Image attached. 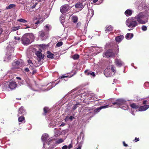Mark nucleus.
<instances>
[{
  "instance_id": "1",
  "label": "nucleus",
  "mask_w": 149,
  "mask_h": 149,
  "mask_svg": "<svg viewBox=\"0 0 149 149\" xmlns=\"http://www.w3.org/2000/svg\"><path fill=\"white\" fill-rule=\"evenodd\" d=\"M134 17L139 24H144L148 22V16L145 13H140Z\"/></svg>"
},
{
  "instance_id": "2",
  "label": "nucleus",
  "mask_w": 149,
  "mask_h": 149,
  "mask_svg": "<svg viewBox=\"0 0 149 149\" xmlns=\"http://www.w3.org/2000/svg\"><path fill=\"white\" fill-rule=\"evenodd\" d=\"M14 49L13 47H8L7 48L6 56L4 60V61L8 62L14 56Z\"/></svg>"
},
{
  "instance_id": "3",
  "label": "nucleus",
  "mask_w": 149,
  "mask_h": 149,
  "mask_svg": "<svg viewBox=\"0 0 149 149\" xmlns=\"http://www.w3.org/2000/svg\"><path fill=\"white\" fill-rule=\"evenodd\" d=\"M126 22L127 26L131 28L135 27L138 24L134 17L129 18L127 20Z\"/></svg>"
},
{
  "instance_id": "4",
  "label": "nucleus",
  "mask_w": 149,
  "mask_h": 149,
  "mask_svg": "<svg viewBox=\"0 0 149 149\" xmlns=\"http://www.w3.org/2000/svg\"><path fill=\"white\" fill-rule=\"evenodd\" d=\"M31 36H32V35L29 33L24 34L21 39L22 43L24 45H27L30 44L31 42L30 41Z\"/></svg>"
},
{
  "instance_id": "5",
  "label": "nucleus",
  "mask_w": 149,
  "mask_h": 149,
  "mask_svg": "<svg viewBox=\"0 0 149 149\" xmlns=\"http://www.w3.org/2000/svg\"><path fill=\"white\" fill-rule=\"evenodd\" d=\"M115 70L113 66L111 65L109 67V68H107L104 70V74L106 77H109L113 75L112 72H115Z\"/></svg>"
},
{
  "instance_id": "6",
  "label": "nucleus",
  "mask_w": 149,
  "mask_h": 149,
  "mask_svg": "<svg viewBox=\"0 0 149 149\" xmlns=\"http://www.w3.org/2000/svg\"><path fill=\"white\" fill-rule=\"evenodd\" d=\"M125 101L123 99H117L114 102H111L113 105H116V107H115L119 108L122 104H124L125 103Z\"/></svg>"
},
{
  "instance_id": "7",
  "label": "nucleus",
  "mask_w": 149,
  "mask_h": 149,
  "mask_svg": "<svg viewBox=\"0 0 149 149\" xmlns=\"http://www.w3.org/2000/svg\"><path fill=\"white\" fill-rule=\"evenodd\" d=\"M71 8L68 5L66 4L61 6L60 9V11L63 14L65 13L68 12Z\"/></svg>"
},
{
  "instance_id": "8",
  "label": "nucleus",
  "mask_w": 149,
  "mask_h": 149,
  "mask_svg": "<svg viewBox=\"0 0 149 149\" xmlns=\"http://www.w3.org/2000/svg\"><path fill=\"white\" fill-rule=\"evenodd\" d=\"M114 55V54L112 50L109 49L107 50L105 54L103 55V57H106L107 58L112 57Z\"/></svg>"
},
{
  "instance_id": "9",
  "label": "nucleus",
  "mask_w": 149,
  "mask_h": 149,
  "mask_svg": "<svg viewBox=\"0 0 149 149\" xmlns=\"http://www.w3.org/2000/svg\"><path fill=\"white\" fill-rule=\"evenodd\" d=\"M36 54L39 58L38 62H40V61L43 59L44 57V55L42 53L41 50H40L36 52Z\"/></svg>"
},
{
  "instance_id": "10",
  "label": "nucleus",
  "mask_w": 149,
  "mask_h": 149,
  "mask_svg": "<svg viewBox=\"0 0 149 149\" xmlns=\"http://www.w3.org/2000/svg\"><path fill=\"white\" fill-rule=\"evenodd\" d=\"M28 63L30 67H31L32 70H33V69H34V68L38 66L39 65L41 64L40 63L39 65H34L33 63L31 60L29 59L28 60Z\"/></svg>"
},
{
  "instance_id": "11",
  "label": "nucleus",
  "mask_w": 149,
  "mask_h": 149,
  "mask_svg": "<svg viewBox=\"0 0 149 149\" xmlns=\"http://www.w3.org/2000/svg\"><path fill=\"white\" fill-rule=\"evenodd\" d=\"M115 63L117 66L119 67L124 65V63L120 59H116L115 60Z\"/></svg>"
},
{
  "instance_id": "12",
  "label": "nucleus",
  "mask_w": 149,
  "mask_h": 149,
  "mask_svg": "<svg viewBox=\"0 0 149 149\" xmlns=\"http://www.w3.org/2000/svg\"><path fill=\"white\" fill-rule=\"evenodd\" d=\"M59 82V81H55V82L52 83L51 84L49 83V84H50L49 85V86H51L50 87H49L46 90V91H48V90L51 89L53 87H54L56 85L58 84Z\"/></svg>"
},
{
  "instance_id": "13",
  "label": "nucleus",
  "mask_w": 149,
  "mask_h": 149,
  "mask_svg": "<svg viewBox=\"0 0 149 149\" xmlns=\"http://www.w3.org/2000/svg\"><path fill=\"white\" fill-rule=\"evenodd\" d=\"M8 86L10 89H13L16 87L17 84L15 82L12 81L10 82Z\"/></svg>"
},
{
  "instance_id": "14",
  "label": "nucleus",
  "mask_w": 149,
  "mask_h": 149,
  "mask_svg": "<svg viewBox=\"0 0 149 149\" xmlns=\"http://www.w3.org/2000/svg\"><path fill=\"white\" fill-rule=\"evenodd\" d=\"M85 73L86 75H91V77H95V73L93 72L89 71L88 70H86L85 71Z\"/></svg>"
},
{
  "instance_id": "15",
  "label": "nucleus",
  "mask_w": 149,
  "mask_h": 149,
  "mask_svg": "<svg viewBox=\"0 0 149 149\" xmlns=\"http://www.w3.org/2000/svg\"><path fill=\"white\" fill-rule=\"evenodd\" d=\"M149 108V105H145L139 107V111H146Z\"/></svg>"
},
{
  "instance_id": "16",
  "label": "nucleus",
  "mask_w": 149,
  "mask_h": 149,
  "mask_svg": "<svg viewBox=\"0 0 149 149\" xmlns=\"http://www.w3.org/2000/svg\"><path fill=\"white\" fill-rule=\"evenodd\" d=\"M124 37L122 35H121L119 36L116 37L115 38L116 41L118 42H120L123 39Z\"/></svg>"
},
{
  "instance_id": "17",
  "label": "nucleus",
  "mask_w": 149,
  "mask_h": 149,
  "mask_svg": "<svg viewBox=\"0 0 149 149\" xmlns=\"http://www.w3.org/2000/svg\"><path fill=\"white\" fill-rule=\"evenodd\" d=\"M75 7L77 8H84V6L82 3L78 2L76 4Z\"/></svg>"
},
{
  "instance_id": "18",
  "label": "nucleus",
  "mask_w": 149,
  "mask_h": 149,
  "mask_svg": "<svg viewBox=\"0 0 149 149\" xmlns=\"http://www.w3.org/2000/svg\"><path fill=\"white\" fill-rule=\"evenodd\" d=\"M48 138V135L47 134H43L41 137V139L42 141H45Z\"/></svg>"
},
{
  "instance_id": "19",
  "label": "nucleus",
  "mask_w": 149,
  "mask_h": 149,
  "mask_svg": "<svg viewBox=\"0 0 149 149\" xmlns=\"http://www.w3.org/2000/svg\"><path fill=\"white\" fill-rule=\"evenodd\" d=\"M109 107V106L108 105H107L105 106H101V107H100L96 109L95 110V111L96 112H97V111L99 112L101 109H102L106 108H107L108 107Z\"/></svg>"
},
{
  "instance_id": "20",
  "label": "nucleus",
  "mask_w": 149,
  "mask_h": 149,
  "mask_svg": "<svg viewBox=\"0 0 149 149\" xmlns=\"http://www.w3.org/2000/svg\"><path fill=\"white\" fill-rule=\"evenodd\" d=\"M25 110L24 109L23 107H21L19 109L18 114L24 115L25 113Z\"/></svg>"
},
{
  "instance_id": "21",
  "label": "nucleus",
  "mask_w": 149,
  "mask_h": 149,
  "mask_svg": "<svg viewBox=\"0 0 149 149\" xmlns=\"http://www.w3.org/2000/svg\"><path fill=\"white\" fill-rule=\"evenodd\" d=\"M113 30L112 27L110 26H107L106 29L105 30V31L106 33H109V32Z\"/></svg>"
},
{
  "instance_id": "22",
  "label": "nucleus",
  "mask_w": 149,
  "mask_h": 149,
  "mask_svg": "<svg viewBox=\"0 0 149 149\" xmlns=\"http://www.w3.org/2000/svg\"><path fill=\"white\" fill-rule=\"evenodd\" d=\"M132 12L131 10L127 9L125 12V14L127 16L131 15L132 14Z\"/></svg>"
},
{
  "instance_id": "23",
  "label": "nucleus",
  "mask_w": 149,
  "mask_h": 149,
  "mask_svg": "<svg viewBox=\"0 0 149 149\" xmlns=\"http://www.w3.org/2000/svg\"><path fill=\"white\" fill-rule=\"evenodd\" d=\"M20 64V62L18 61H15L12 64L13 65L14 67L15 68H17L18 65Z\"/></svg>"
},
{
  "instance_id": "24",
  "label": "nucleus",
  "mask_w": 149,
  "mask_h": 149,
  "mask_svg": "<svg viewBox=\"0 0 149 149\" xmlns=\"http://www.w3.org/2000/svg\"><path fill=\"white\" fill-rule=\"evenodd\" d=\"M133 36L132 33H128L126 34L125 38L127 39H130L133 37Z\"/></svg>"
},
{
  "instance_id": "25",
  "label": "nucleus",
  "mask_w": 149,
  "mask_h": 149,
  "mask_svg": "<svg viewBox=\"0 0 149 149\" xmlns=\"http://www.w3.org/2000/svg\"><path fill=\"white\" fill-rule=\"evenodd\" d=\"M65 15L63 14L60 17V21L62 24H63L65 22Z\"/></svg>"
},
{
  "instance_id": "26",
  "label": "nucleus",
  "mask_w": 149,
  "mask_h": 149,
  "mask_svg": "<svg viewBox=\"0 0 149 149\" xmlns=\"http://www.w3.org/2000/svg\"><path fill=\"white\" fill-rule=\"evenodd\" d=\"M47 57L48 58H54L53 57V54L51 53L50 52L48 51L47 52Z\"/></svg>"
},
{
  "instance_id": "27",
  "label": "nucleus",
  "mask_w": 149,
  "mask_h": 149,
  "mask_svg": "<svg viewBox=\"0 0 149 149\" xmlns=\"http://www.w3.org/2000/svg\"><path fill=\"white\" fill-rule=\"evenodd\" d=\"M131 107L133 109H136L139 108V107L136 105L134 103H133L130 105Z\"/></svg>"
},
{
  "instance_id": "28",
  "label": "nucleus",
  "mask_w": 149,
  "mask_h": 149,
  "mask_svg": "<svg viewBox=\"0 0 149 149\" xmlns=\"http://www.w3.org/2000/svg\"><path fill=\"white\" fill-rule=\"evenodd\" d=\"M15 5L14 4H11L8 6H7L6 8L7 9H11L15 7Z\"/></svg>"
},
{
  "instance_id": "29",
  "label": "nucleus",
  "mask_w": 149,
  "mask_h": 149,
  "mask_svg": "<svg viewBox=\"0 0 149 149\" xmlns=\"http://www.w3.org/2000/svg\"><path fill=\"white\" fill-rule=\"evenodd\" d=\"M51 28L50 26L46 25L44 27V29L45 31H48L51 29Z\"/></svg>"
},
{
  "instance_id": "30",
  "label": "nucleus",
  "mask_w": 149,
  "mask_h": 149,
  "mask_svg": "<svg viewBox=\"0 0 149 149\" xmlns=\"http://www.w3.org/2000/svg\"><path fill=\"white\" fill-rule=\"evenodd\" d=\"M20 26H19L13 27L12 29V31H16L20 29Z\"/></svg>"
},
{
  "instance_id": "31",
  "label": "nucleus",
  "mask_w": 149,
  "mask_h": 149,
  "mask_svg": "<svg viewBox=\"0 0 149 149\" xmlns=\"http://www.w3.org/2000/svg\"><path fill=\"white\" fill-rule=\"evenodd\" d=\"M72 20L74 23L76 22L78 20V18L76 16H73L72 17Z\"/></svg>"
},
{
  "instance_id": "32",
  "label": "nucleus",
  "mask_w": 149,
  "mask_h": 149,
  "mask_svg": "<svg viewBox=\"0 0 149 149\" xmlns=\"http://www.w3.org/2000/svg\"><path fill=\"white\" fill-rule=\"evenodd\" d=\"M79 57V56L78 54H74L72 56V58L74 60H76Z\"/></svg>"
},
{
  "instance_id": "33",
  "label": "nucleus",
  "mask_w": 149,
  "mask_h": 149,
  "mask_svg": "<svg viewBox=\"0 0 149 149\" xmlns=\"http://www.w3.org/2000/svg\"><path fill=\"white\" fill-rule=\"evenodd\" d=\"M17 21L18 22H20L22 23H25L27 22V21L24 19H17Z\"/></svg>"
},
{
  "instance_id": "34",
  "label": "nucleus",
  "mask_w": 149,
  "mask_h": 149,
  "mask_svg": "<svg viewBox=\"0 0 149 149\" xmlns=\"http://www.w3.org/2000/svg\"><path fill=\"white\" fill-rule=\"evenodd\" d=\"M24 117L23 116H22L19 118L18 121L19 122H22L24 120Z\"/></svg>"
},
{
  "instance_id": "35",
  "label": "nucleus",
  "mask_w": 149,
  "mask_h": 149,
  "mask_svg": "<svg viewBox=\"0 0 149 149\" xmlns=\"http://www.w3.org/2000/svg\"><path fill=\"white\" fill-rule=\"evenodd\" d=\"M39 34L40 36L42 37H44L45 35L44 32L43 31H41L40 32Z\"/></svg>"
},
{
  "instance_id": "36",
  "label": "nucleus",
  "mask_w": 149,
  "mask_h": 149,
  "mask_svg": "<svg viewBox=\"0 0 149 149\" xmlns=\"http://www.w3.org/2000/svg\"><path fill=\"white\" fill-rule=\"evenodd\" d=\"M79 104L78 103L74 104L73 107L72 109L73 110H75L78 107V106Z\"/></svg>"
},
{
  "instance_id": "37",
  "label": "nucleus",
  "mask_w": 149,
  "mask_h": 149,
  "mask_svg": "<svg viewBox=\"0 0 149 149\" xmlns=\"http://www.w3.org/2000/svg\"><path fill=\"white\" fill-rule=\"evenodd\" d=\"M38 26L35 24V23L34 24H32L31 25L30 27L33 29H36L37 28Z\"/></svg>"
},
{
  "instance_id": "38",
  "label": "nucleus",
  "mask_w": 149,
  "mask_h": 149,
  "mask_svg": "<svg viewBox=\"0 0 149 149\" xmlns=\"http://www.w3.org/2000/svg\"><path fill=\"white\" fill-rule=\"evenodd\" d=\"M141 29L143 31H145L147 30V28L146 26L145 25H143L141 27Z\"/></svg>"
},
{
  "instance_id": "39",
  "label": "nucleus",
  "mask_w": 149,
  "mask_h": 149,
  "mask_svg": "<svg viewBox=\"0 0 149 149\" xmlns=\"http://www.w3.org/2000/svg\"><path fill=\"white\" fill-rule=\"evenodd\" d=\"M49 108L47 107H45L44 108V113L46 114L49 111Z\"/></svg>"
},
{
  "instance_id": "40",
  "label": "nucleus",
  "mask_w": 149,
  "mask_h": 149,
  "mask_svg": "<svg viewBox=\"0 0 149 149\" xmlns=\"http://www.w3.org/2000/svg\"><path fill=\"white\" fill-rule=\"evenodd\" d=\"M63 45V42H58L56 44V46L57 47H59Z\"/></svg>"
},
{
  "instance_id": "41",
  "label": "nucleus",
  "mask_w": 149,
  "mask_h": 149,
  "mask_svg": "<svg viewBox=\"0 0 149 149\" xmlns=\"http://www.w3.org/2000/svg\"><path fill=\"white\" fill-rule=\"evenodd\" d=\"M76 146L75 148H76L77 147H78L76 149H81V144H78L77 145V144L76 145Z\"/></svg>"
},
{
  "instance_id": "42",
  "label": "nucleus",
  "mask_w": 149,
  "mask_h": 149,
  "mask_svg": "<svg viewBox=\"0 0 149 149\" xmlns=\"http://www.w3.org/2000/svg\"><path fill=\"white\" fill-rule=\"evenodd\" d=\"M121 108L124 110H126L128 109V107L126 105H125V106L122 107Z\"/></svg>"
},
{
  "instance_id": "43",
  "label": "nucleus",
  "mask_w": 149,
  "mask_h": 149,
  "mask_svg": "<svg viewBox=\"0 0 149 149\" xmlns=\"http://www.w3.org/2000/svg\"><path fill=\"white\" fill-rule=\"evenodd\" d=\"M42 22L40 21L39 20H38L37 21V22L35 23V24L38 26V25L41 23Z\"/></svg>"
},
{
  "instance_id": "44",
  "label": "nucleus",
  "mask_w": 149,
  "mask_h": 149,
  "mask_svg": "<svg viewBox=\"0 0 149 149\" xmlns=\"http://www.w3.org/2000/svg\"><path fill=\"white\" fill-rule=\"evenodd\" d=\"M14 39L15 40H17L18 41H19L20 39V38L19 37H14Z\"/></svg>"
},
{
  "instance_id": "45",
  "label": "nucleus",
  "mask_w": 149,
  "mask_h": 149,
  "mask_svg": "<svg viewBox=\"0 0 149 149\" xmlns=\"http://www.w3.org/2000/svg\"><path fill=\"white\" fill-rule=\"evenodd\" d=\"M144 85L146 87H148L149 86V82H146L145 83Z\"/></svg>"
},
{
  "instance_id": "46",
  "label": "nucleus",
  "mask_w": 149,
  "mask_h": 149,
  "mask_svg": "<svg viewBox=\"0 0 149 149\" xmlns=\"http://www.w3.org/2000/svg\"><path fill=\"white\" fill-rule=\"evenodd\" d=\"M58 142L59 143H61L63 142V140L61 139H60L58 140Z\"/></svg>"
},
{
  "instance_id": "47",
  "label": "nucleus",
  "mask_w": 149,
  "mask_h": 149,
  "mask_svg": "<svg viewBox=\"0 0 149 149\" xmlns=\"http://www.w3.org/2000/svg\"><path fill=\"white\" fill-rule=\"evenodd\" d=\"M72 147V145L71 143L69 144L68 146V148L70 149Z\"/></svg>"
},
{
  "instance_id": "48",
  "label": "nucleus",
  "mask_w": 149,
  "mask_h": 149,
  "mask_svg": "<svg viewBox=\"0 0 149 149\" xmlns=\"http://www.w3.org/2000/svg\"><path fill=\"white\" fill-rule=\"evenodd\" d=\"M67 147H68V146H67L66 145H65V146H63V147H62V149H67V148H68Z\"/></svg>"
},
{
  "instance_id": "49",
  "label": "nucleus",
  "mask_w": 149,
  "mask_h": 149,
  "mask_svg": "<svg viewBox=\"0 0 149 149\" xmlns=\"http://www.w3.org/2000/svg\"><path fill=\"white\" fill-rule=\"evenodd\" d=\"M74 118V117L72 116H70L69 118V119L71 120H72Z\"/></svg>"
},
{
  "instance_id": "50",
  "label": "nucleus",
  "mask_w": 149,
  "mask_h": 149,
  "mask_svg": "<svg viewBox=\"0 0 149 149\" xmlns=\"http://www.w3.org/2000/svg\"><path fill=\"white\" fill-rule=\"evenodd\" d=\"M134 140L135 142H137V141H139V138H135Z\"/></svg>"
},
{
  "instance_id": "51",
  "label": "nucleus",
  "mask_w": 149,
  "mask_h": 149,
  "mask_svg": "<svg viewBox=\"0 0 149 149\" xmlns=\"http://www.w3.org/2000/svg\"><path fill=\"white\" fill-rule=\"evenodd\" d=\"M68 118H68V116H66L64 119V120H65V121H68Z\"/></svg>"
},
{
  "instance_id": "52",
  "label": "nucleus",
  "mask_w": 149,
  "mask_h": 149,
  "mask_svg": "<svg viewBox=\"0 0 149 149\" xmlns=\"http://www.w3.org/2000/svg\"><path fill=\"white\" fill-rule=\"evenodd\" d=\"M24 70L26 72H29V68H26Z\"/></svg>"
},
{
  "instance_id": "53",
  "label": "nucleus",
  "mask_w": 149,
  "mask_h": 149,
  "mask_svg": "<svg viewBox=\"0 0 149 149\" xmlns=\"http://www.w3.org/2000/svg\"><path fill=\"white\" fill-rule=\"evenodd\" d=\"M67 77V76H64V75H62V76H61V77L60 78L61 79H62V78H64Z\"/></svg>"
},
{
  "instance_id": "54",
  "label": "nucleus",
  "mask_w": 149,
  "mask_h": 149,
  "mask_svg": "<svg viewBox=\"0 0 149 149\" xmlns=\"http://www.w3.org/2000/svg\"><path fill=\"white\" fill-rule=\"evenodd\" d=\"M147 102V100H144L143 102V104H146Z\"/></svg>"
},
{
  "instance_id": "55",
  "label": "nucleus",
  "mask_w": 149,
  "mask_h": 149,
  "mask_svg": "<svg viewBox=\"0 0 149 149\" xmlns=\"http://www.w3.org/2000/svg\"><path fill=\"white\" fill-rule=\"evenodd\" d=\"M81 137L80 136L79 137L78 136L77 137V143H78L79 142V140L80 139Z\"/></svg>"
},
{
  "instance_id": "56",
  "label": "nucleus",
  "mask_w": 149,
  "mask_h": 149,
  "mask_svg": "<svg viewBox=\"0 0 149 149\" xmlns=\"http://www.w3.org/2000/svg\"><path fill=\"white\" fill-rule=\"evenodd\" d=\"M81 24V23L80 22H78L77 24V26H79Z\"/></svg>"
},
{
  "instance_id": "57",
  "label": "nucleus",
  "mask_w": 149,
  "mask_h": 149,
  "mask_svg": "<svg viewBox=\"0 0 149 149\" xmlns=\"http://www.w3.org/2000/svg\"><path fill=\"white\" fill-rule=\"evenodd\" d=\"M123 145H124V146H127V144H126L125 143V142H124V141H123Z\"/></svg>"
},
{
  "instance_id": "58",
  "label": "nucleus",
  "mask_w": 149,
  "mask_h": 149,
  "mask_svg": "<svg viewBox=\"0 0 149 149\" xmlns=\"http://www.w3.org/2000/svg\"><path fill=\"white\" fill-rule=\"evenodd\" d=\"M36 70H33L32 72V74H35L36 72Z\"/></svg>"
},
{
  "instance_id": "59",
  "label": "nucleus",
  "mask_w": 149,
  "mask_h": 149,
  "mask_svg": "<svg viewBox=\"0 0 149 149\" xmlns=\"http://www.w3.org/2000/svg\"><path fill=\"white\" fill-rule=\"evenodd\" d=\"M65 125V123H62L61 124L60 126L63 127Z\"/></svg>"
},
{
  "instance_id": "60",
  "label": "nucleus",
  "mask_w": 149,
  "mask_h": 149,
  "mask_svg": "<svg viewBox=\"0 0 149 149\" xmlns=\"http://www.w3.org/2000/svg\"><path fill=\"white\" fill-rule=\"evenodd\" d=\"M2 32V29L1 28H0V34Z\"/></svg>"
},
{
  "instance_id": "61",
  "label": "nucleus",
  "mask_w": 149,
  "mask_h": 149,
  "mask_svg": "<svg viewBox=\"0 0 149 149\" xmlns=\"http://www.w3.org/2000/svg\"><path fill=\"white\" fill-rule=\"evenodd\" d=\"M98 0H93V2L94 3H96V2H97V1H98Z\"/></svg>"
},
{
  "instance_id": "62",
  "label": "nucleus",
  "mask_w": 149,
  "mask_h": 149,
  "mask_svg": "<svg viewBox=\"0 0 149 149\" xmlns=\"http://www.w3.org/2000/svg\"><path fill=\"white\" fill-rule=\"evenodd\" d=\"M68 130H64L63 131V132H64V133H67L68 132Z\"/></svg>"
},
{
  "instance_id": "63",
  "label": "nucleus",
  "mask_w": 149,
  "mask_h": 149,
  "mask_svg": "<svg viewBox=\"0 0 149 149\" xmlns=\"http://www.w3.org/2000/svg\"><path fill=\"white\" fill-rule=\"evenodd\" d=\"M16 79H20V80L21 79V78L20 77H16Z\"/></svg>"
},
{
  "instance_id": "64",
  "label": "nucleus",
  "mask_w": 149,
  "mask_h": 149,
  "mask_svg": "<svg viewBox=\"0 0 149 149\" xmlns=\"http://www.w3.org/2000/svg\"><path fill=\"white\" fill-rule=\"evenodd\" d=\"M91 12H92V16H93V10H91Z\"/></svg>"
}]
</instances>
